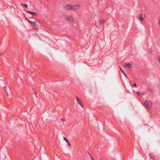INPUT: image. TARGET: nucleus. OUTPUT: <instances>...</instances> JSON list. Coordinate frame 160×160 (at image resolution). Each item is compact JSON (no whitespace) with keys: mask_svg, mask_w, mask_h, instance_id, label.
I'll return each instance as SVG.
<instances>
[{"mask_svg":"<svg viewBox=\"0 0 160 160\" xmlns=\"http://www.w3.org/2000/svg\"><path fill=\"white\" fill-rule=\"evenodd\" d=\"M80 7L81 5L80 4L75 5L67 4L63 6L62 8L64 10H78Z\"/></svg>","mask_w":160,"mask_h":160,"instance_id":"nucleus-1","label":"nucleus"},{"mask_svg":"<svg viewBox=\"0 0 160 160\" xmlns=\"http://www.w3.org/2000/svg\"><path fill=\"white\" fill-rule=\"evenodd\" d=\"M152 102L150 100H147L144 103L145 106L149 109L151 106Z\"/></svg>","mask_w":160,"mask_h":160,"instance_id":"nucleus-2","label":"nucleus"},{"mask_svg":"<svg viewBox=\"0 0 160 160\" xmlns=\"http://www.w3.org/2000/svg\"><path fill=\"white\" fill-rule=\"evenodd\" d=\"M66 18L68 22H72L74 21L73 18L71 15H66Z\"/></svg>","mask_w":160,"mask_h":160,"instance_id":"nucleus-3","label":"nucleus"},{"mask_svg":"<svg viewBox=\"0 0 160 160\" xmlns=\"http://www.w3.org/2000/svg\"><path fill=\"white\" fill-rule=\"evenodd\" d=\"M29 23L31 26L33 27V28L35 29H38V27L36 22L31 21L30 22H29Z\"/></svg>","mask_w":160,"mask_h":160,"instance_id":"nucleus-4","label":"nucleus"},{"mask_svg":"<svg viewBox=\"0 0 160 160\" xmlns=\"http://www.w3.org/2000/svg\"><path fill=\"white\" fill-rule=\"evenodd\" d=\"M76 99L78 104L80 105L82 107H83V103L80 99L78 97H76Z\"/></svg>","mask_w":160,"mask_h":160,"instance_id":"nucleus-5","label":"nucleus"},{"mask_svg":"<svg viewBox=\"0 0 160 160\" xmlns=\"http://www.w3.org/2000/svg\"><path fill=\"white\" fill-rule=\"evenodd\" d=\"M123 67L124 68H126L127 67H128L129 68H131V65L129 63H128L127 64H124L123 65Z\"/></svg>","mask_w":160,"mask_h":160,"instance_id":"nucleus-6","label":"nucleus"},{"mask_svg":"<svg viewBox=\"0 0 160 160\" xmlns=\"http://www.w3.org/2000/svg\"><path fill=\"white\" fill-rule=\"evenodd\" d=\"M27 12L30 14H32L34 16H36L37 15V14L34 12L29 11H27Z\"/></svg>","mask_w":160,"mask_h":160,"instance_id":"nucleus-7","label":"nucleus"},{"mask_svg":"<svg viewBox=\"0 0 160 160\" xmlns=\"http://www.w3.org/2000/svg\"><path fill=\"white\" fill-rule=\"evenodd\" d=\"M149 157L151 159H154V156L153 154L150 153L149 154Z\"/></svg>","mask_w":160,"mask_h":160,"instance_id":"nucleus-8","label":"nucleus"},{"mask_svg":"<svg viewBox=\"0 0 160 160\" xmlns=\"http://www.w3.org/2000/svg\"><path fill=\"white\" fill-rule=\"evenodd\" d=\"M136 93H137V95H138V96H142L143 95V94H142V93H141L140 92H136Z\"/></svg>","mask_w":160,"mask_h":160,"instance_id":"nucleus-9","label":"nucleus"},{"mask_svg":"<svg viewBox=\"0 0 160 160\" xmlns=\"http://www.w3.org/2000/svg\"><path fill=\"white\" fill-rule=\"evenodd\" d=\"M140 19L141 21H143L144 20V18L143 17L142 15V14L140 16Z\"/></svg>","mask_w":160,"mask_h":160,"instance_id":"nucleus-10","label":"nucleus"},{"mask_svg":"<svg viewBox=\"0 0 160 160\" xmlns=\"http://www.w3.org/2000/svg\"><path fill=\"white\" fill-rule=\"evenodd\" d=\"M104 22V21L103 20H101L99 21V22L100 24H102Z\"/></svg>","mask_w":160,"mask_h":160,"instance_id":"nucleus-11","label":"nucleus"},{"mask_svg":"<svg viewBox=\"0 0 160 160\" xmlns=\"http://www.w3.org/2000/svg\"><path fill=\"white\" fill-rule=\"evenodd\" d=\"M21 5L22 6H23V5H24V6L26 7V8H27L28 7V5H27V4H22V3H21Z\"/></svg>","mask_w":160,"mask_h":160,"instance_id":"nucleus-12","label":"nucleus"},{"mask_svg":"<svg viewBox=\"0 0 160 160\" xmlns=\"http://www.w3.org/2000/svg\"><path fill=\"white\" fill-rule=\"evenodd\" d=\"M63 139L66 142H68V140L66 137H64Z\"/></svg>","mask_w":160,"mask_h":160,"instance_id":"nucleus-13","label":"nucleus"},{"mask_svg":"<svg viewBox=\"0 0 160 160\" xmlns=\"http://www.w3.org/2000/svg\"><path fill=\"white\" fill-rule=\"evenodd\" d=\"M26 20H27V21L29 23L31 21H30V20H29L28 19V18H26Z\"/></svg>","mask_w":160,"mask_h":160,"instance_id":"nucleus-14","label":"nucleus"},{"mask_svg":"<svg viewBox=\"0 0 160 160\" xmlns=\"http://www.w3.org/2000/svg\"><path fill=\"white\" fill-rule=\"evenodd\" d=\"M119 68L122 72L123 73H124V71L122 70V69H121V68L120 67H119Z\"/></svg>","mask_w":160,"mask_h":160,"instance_id":"nucleus-15","label":"nucleus"},{"mask_svg":"<svg viewBox=\"0 0 160 160\" xmlns=\"http://www.w3.org/2000/svg\"><path fill=\"white\" fill-rule=\"evenodd\" d=\"M133 85L134 86H137V84L136 83H133Z\"/></svg>","mask_w":160,"mask_h":160,"instance_id":"nucleus-16","label":"nucleus"},{"mask_svg":"<svg viewBox=\"0 0 160 160\" xmlns=\"http://www.w3.org/2000/svg\"><path fill=\"white\" fill-rule=\"evenodd\" d=\"M67 142L68 145L69 146H71V144L69 142V141H68V142Z\"/></svg>","mask_w":160,"mask_h":160,"instance_id":"nucleus-17","label":"nucleus"},{"mask_svg":"<svg viewBox=\"0 0 160 160\" xmlns=\"http://www.w3.org/2000/svg\"><path fill=\"white\" fill-rule=\"evenodd\" d=\"M157 59L158 60L159 62L160 63V58L158 57V58H157Z\"/></svg>","mask_w":160,"mask_h":160,"instance_id":"nucleus-18","label":"nucleus"},{"mask_svg":"<svg viewBox=\"0 0 160 160\" xmlns=\"http://www.w3.org/2000/svg\"><path fill=\"white\" fill-rule=\"evenodd\" d=\"M61 120L62 122H64L65 121V119H61Z\"/></svg>","mask_w":160,"mask_h":160,"instance_id":"nucleus-19","label":"nucleus"},{"mask_svg":"<svg viewBox=\"0 0 160 160\" xmlns=\"http://www.w3.org/2000/svg\"><path fill=\"white\" fill-rule=\"evenodd\" d=\"M2 54H3V53L2 52H0V56H1L2 55Z\"/></svg>","mask_w":160,"mask_h":160,"instance_id":"nucleus-20","label":"nucleus"},{"mask_svg":"<svg viewBox=\"0 0 160 160\" xmlns=\"http://www.w3.org/2000/svg\"><path fill=\"white\" fill-rule=\"evenodd\" d=\"M152 49H150L149 50V52H150L151 53H152Z\"/></svg>","mask_w":160,"mask_h":160,"instance_id":"nucleus-21","label":"nucleus"},{"mask_svg":"<svg viewBox=\"0 0 160 160\" xmlns=\"http://www.w3.org/2000/svg\"><path fill=\"white\" fill-rule=\"evenodd\" d=\"M124 75L126 77H127L126 74H125V73L124 72V73H123Z\"/></svg>","mask_w":160,"mask_h":160,"instance_id":"nucleus-22","label":"nucleus"},{"mask_svg":"<svg viewBox=\"0 0 160 160\" xmlns=\"http://www.w3.org/2000/svg\"><path fill=\"white\" fill-rule=\"evenodd\" d=\"M159 25H160V18L159 19Z\"/></svg>","mask_w":160,"mask_h":160,"instance_id":"nucleus-23","label":"nucleus"},{"mask_svg":"<svg viewBox=\"0 0 160 160\" xmlns=\"http://www.w3.org/2000/svg\"><path fill=\"white\" fill-rule=\"evenodd\" d=\"M6 88V86H4V88Z\"/></svg>","mask_w":160,"mask_h":160,"instance_id":"nucleus-24","label":"nucleus"},{"mask_svg":"<svg viewBox=\"0 0 160 160\" xmlns=\"http://www.w3.org/2000/svg\"><path fill=\"white\" fill-rule=\"evenodd\" d=\"M152 90V89H149V90Z\"/></svg>","mask_w":160,"mask_h":160,"instance_id":"nucleus-25","label":"nucleus"},{"mask_svg":"<svg viewBox=\"0 0 160 160\" xmlns=\"http://www.w3.org/2000/svg\"><path fill=\"white\" fill-rule=\"evenodd\" d=\"M92 160H93V158H92Z\"/></svg>","mask_w":160,"mask_h":160,"instance_id":"nucleus-26","label":"nucleus"}]
</instances>
